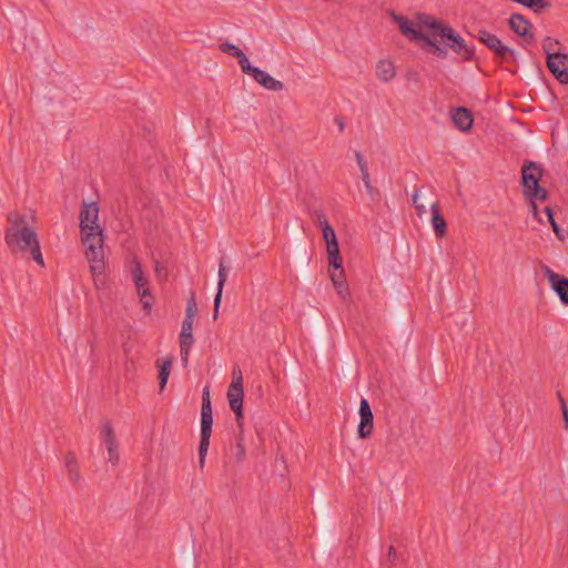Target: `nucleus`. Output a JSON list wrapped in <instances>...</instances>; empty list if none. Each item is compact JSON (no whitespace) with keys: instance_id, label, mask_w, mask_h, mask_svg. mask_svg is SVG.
I'll return each mask as SVG.
<instances>
[{"instance_id":"nucleus-1","label":"nucleus","mask_w":568,"mask_h":568,"mask_svg":"<svg viewBox=\"0 0 568 568\" xmlns=\"http://www.w3.org/2000/svg\"><path fill=\"white\" fill-rule=\"evenodd\" d=\"M9 226L6 230V243L11 251L29 252L31 257L44 266L37 233L28 223L26 215L10 212L7 216Z\"/></svg>"},{"instance_id":"nucleus-2","label":"nucleus","mask_w":568,"mask_h":568,"mask_svg":"<svg viewBox=\"0 0 568 568\" xmlns=\"http://www.w3.org/2000/svg\"><path fill=\"white\" fill-rule=\"evenodd\" d=\"M82 242L85 246V256L90 263L93 276L101 275L104 271L103 232L100 230L82 231Z\"/></svg>"},{"instance_id":"nucleus-3","label":"nucleus","mask_w":568,"mask_h":568,"mask_svg":"<svg viewBox=\"0 0 568 568\" xmlns=\"http://www.w3.org/2000/svg\"><path fill=\"white\" fill-rule=\"evenodd\" d=\"M440 38L444 44L460 55L465 61H471L475 55V47L468 44L450 26L442 29Z\"/></svg>"},{"instance_id":"nucleus-4","label":"nucleus","mask_w":568,"mask_h":568,"mask_svg":"<svg viewBox=\"0 0 568 568\" xmlns=\"http://www.w3.org/2000/svg\"><path fill=\"white\" fill-rule=\"evenodd\" d=\"M547 67L561 84L568 83V54L561 52L549 53Z\"/></svg>"},{"instance_id":"nucleus-5","label":"nucleus","mask_w":568,"mask_h":568,"mask_svg":"<svg viewBox=\"0 0 568 568\" xmlns=\"http://www.w3.org/2000/svg\"><path fill=\"white\" fill-rule=\"evenodd\" d=\"M508 24L510 30L518 37L523 38L527 44H530L535 40V36L531 32V22L520 13H513L509 17Z\"/></svg>"},{"instance_id":"nucleus-6","label":"nucleus","mask_w":568,"mask_h":568,"mask_svg":"<svg viewBox=\"0 0 568 568\" xmlns=\"http://www.w3.org/2000/svg\"><path fill=\"white\" fill-rule=\"evenodd\" d=\"M541 270L548 278L551 288L558 295L564 305H568V278L554 272L549 266L542 264Z\"/></svg>"},{"instance_id":"nucleus-7","label":"nucleus","mask_w":568,"mask_h":568,"mask_svg":"<svg viewBox=\"0 0 568 568\" xmlns=\"http://www.w3.org/2000/svg\"><path fill=\"white\" fill-rule=\"evenodd\" d=\"M99 206L97 202L84 203L80 211V227L82 231L100 230L98 224Z\"/></svg>"},{"instance_id":"nucleus-8","label":"nucleus","mask_w":568,"mask_h":568,"mask_svg":"<svg viewBox=\"0 0 568 568\" xmlns=\"http://www.w3.org/2000/svg\"><path fill=\"white\" fill-rule=\"evenodd\" d=\"M358 414L361 417L358 428H357L358 436L361 438H367L373 433L374 416H373V412L371 409L369 403L366 398L361 399Z\"/></svg>"},{"instance_id":"nucleus-9","label":"nucleus","mask_w":568,"mask_h":568,"mask_svg":"<svg viewBox=\"0 0 568 568\" xmlns=\"http://www.w3.org/2000/svg\"><path fill=\"white\" fill-rule=\"evenodd\" d=\"M541 176V169L534 162L525 164L521 169V185L524 187V194L531 191L534 187H538L539 179Z\"/></svg>"},{"instance_id":"nucleus-10","label":"nucleus","mask_w":568,"mask_h":568,"mask_svg":"<svg viewBox=\"0 0 568 568\" xmlns=\"http://www.w3.org/2000/svg\"><path fill=\"white\" fill-rule=\"evenodd\" d=\"M392 19L398 26L400 33L409 41L420 42L422 39H426V34L416 30L406 17L393 12Z\"/></svg>"},{"instance_id":"nucleus-11","label":"nucleus","mask_w":568,"mask_h":568,"mask_svg":"<svg viewBox=\"0 0 568 568\" xmlns=\"http://www.w3.org/2000/svg\"><path fill=\"white\" fill-rule=\"evenodd\" d=\"M452 120L456 128L463 132H468L473 128L474 119L471 112L464 106H459L453 110Z\"/></svg>"},{"instance_id":"nucleus-12","label":"nucleus","mask_w":568,"mask_h":568,"mask_svg":"<svg viewBox=\"0 0 568 568\" xmlns=\"http://www.w3.org/2000/svg\"><path fill=\"white\" fill-rule=\"evenodd\" d=\"M227 266L225 265V260L221 258L219 264V281H217V292L214 297V310H213V320H216L219 316V310L222 301V292L227 280Z\"/></svg>"},{"instance_id":"nucleus-13","label":"nucleus","mask_w":568,"mask_h":568,"mask_svg":"<svg viewBox=\"0 0 568 568\" xmlns=\"http://www.w3.org/2000/svg\"><path fill=\"white\" fill-rule=\"evenodd\" d=\"M252 78L263 88L270 90V91H282L284 89L283 82L274 79L272 75H270L267 72L256 69L254 73L252 74Z\"/></svg>"},{"instance_id":"nucleus-14","label":"nucleus","mask_w":568,"mask_h":568,"mask_svg":"<svg viewBox=\"0 0 568 568\" xmlns=\"http://www.w3.org/2000/svg\"><path fill=\"white\" fill-rule=\"evenodd\" d=\"M432 225L437 237L442 239L447 233V223L443 214L439 212L438 203L430 205Z\"/></svg>"},{"instance_id":"nucleus-15","label":"nucleus","mask_w":568,"mask_h":568,"mask_svg":"<svg viewBox=\"0 0 568 568\" xmlns=\"http://www.w3.org/2000/svg\"><path fill=\"white\" fill-rule=\"evenodd\" d=\"M136 288V293L140 296V301L146 313L151 312L153 297L149 290V281L146 277L142 278L141 282H133Z\"/></svg>"},{"instance_id":"nucleus-16","label":"nucleus","mask_w":568,"mask_h":568,"mask_svg":"<svg viewBox=\"0 0 568 568\" xmlns=\"http://www.w3.org/2000/svg\"><path fill=\"white\" fill-rule=\"evenodd\" d=\"M103 435H104V443L109 450V459L110 462L118 460L119 454L116 452L115 447V436L112 425L109 422L103 423Z\"/></svg>"},{"instance_id":"nucleus-17","label":"nucleus","mask_w":568,"mask_h":568,"mask_svg":"<svg viewBox=\"0 0 568 568\" xmlns=\"http://www.w3.org/2000/svg\"><path fill=\"white\" fill-rule=\"evenodd\" d=\"M326 248L328 254L329 266L335 271L341 268L343 260L339 254V247L337 239L326 241Z\"/></svg>"},{"instance_id":"nucleus-18","label":"nucleus","mask_w":568,"mask_h":568,"mask_svg":"<svg viewBox=\"0 0 568 568\" xmlns=\"http://www.w3.org/2000/svg\"><path fill=\"white\" fill-rule=\"evenodd\" d=\"M172 363H173V358L172 357L158 358L156 362H155V365L159 368L160 390H163L165 385H166V383H168V379H169V376H170V372H171Z\"/></svg>"},{"instance_id":"nucleus-19","label":"nucleus","mask_w":568,"mask_h":568,"mask_svg":"<svg viewBox=\"0 0 568 568\" xmlns=\"http://www.w3.org/2000/svg\"><path fill=\"white\" fill-rule=\"evenodd\" d=\"M396 75L393 62L381 60L376 65V77L384 82H389Z\"/></svg>"},{"instance_id":"nucleus-20","label":"nucleus","mask_w":568,"mask_h":568,"mask_svg":"<svg viewBox=\"0 0 568 568\" xmlns=\"http://www.w3.org/2000/svg\"><path fill=\"white\" fill-rule=\"evenodd\" d=\"M477 39L494 53L504 44L497 36L484 29L478 31Z\"/></svg>"},{"instance_id":"nucleus-21","label":"nucleus","mask_w":568,"mask_h":568,"mask_svg":"<svg viewBox=\"0 0 568 568\" xmlns=\"http://www.w3.org/2000/svg\"><path fill=\"white\" fill-rule=\"evenodd\" d=\"M418 26L428 28L433 31V36L442 34V29L447 28V24H443L442 22L433 19L428 14H419L418 16Z\"/></svg>"},{"instance_id":"nucleus-22","label":"nucleus","mask_w":568,"mask_h":568,"mask_svg":"<svg viewBox=\"0 0 568 568\" xmlns=\"http://www.w3.org/2000/svg\"><path fill=\"white\" fill-rule=\"evenodd\" d=\"M425 45L429 47L430 50L429 52L433 53L434 55H436L437 58H440V59H446L447 55H448V50L438 44L437 40L433 39V37H428L426 36V39H422V41Z\"/></svg>"},{"instance_id":"nucleus-23","label":"nucleus","mask_w":568,"mask_h":568,"mask_svg":"<svg viewBox=\"0 0 568 568\" xmlns=\"http://www.w3.org/2000/svg\"><path fill=\"white\" fill-rule=\"evenodd\" d=\"M227 398H244L243 377H235L227 389Z\"/></svg>"},{"instance_id":"nucleus-24","label":"nucleus","mask_w":568,"mask_h":568,"mask_svg":"<svg viewBox=\"0 0 568 568\" xmlns=\"http://www.w3.org/2000/svg\"><path fill=\"white\" fill-rule=\"evenodd\" d=\"M501 62H516V52L511 48L503 44L495 53Z\"/></svg>"},{"instance_id":"nucleus-25","label":"nucleus","mask_w":568,"mask_h":568,"mask_svg":"<svg viewBox=\"0 0 568 568\" xmlns=\"http://www.w3.org/2000/svg\"><path fill=\"white\" fill-rule=\"evenodd\" d=\"M213 415H201V435L211 436Z\"/></svg>"},{"instance_id":"nucleus-26","label":"nucleus","mask_w":568,"mask_h":568,"mask_svg":"<svg viewBox=\"0 0 568 568\" xmlns=\"http://www.w3.org/2000/svg\"><path fill=\"white\" fill-rule=\"evenodd\" d=\"M220 49L223 53L230 54L236 59L240 58V55H243L244 52L235 44L233 43H222L220 45Z\"/></svg>"},{"instance_id":"nucleus-27","label":"nucleus","mask_w":568,"mask_h":568,"mask_svg":"<svg viewBox=\"0 0 568 568\" xmlns=\"http://www.w3.org/2000/svg\"><path fill=\"white\" fill-rule=\"evenodd\" d=\"M230 408L234 412L237 423L243 417V398H231Z\"/></svg>"},{"instance_id":"nucleus-28","label":"nucleus","mask_w":568,"mask_h":568,"mask_svg":"<svg viewBox=\"0 0 568 568\" xmlns=\"http://www.w3.org/2000/svg\"><path fill=\"white\" fill-rule=\"evenodd\" d=\"M560 45V42L551 37H547L542 41V50L547 54V58H549V53H557L555 50L557 47Z\"/></svg>"},{"instance_id":"nucleus-29","label":"nucleus","mask_w":568,"mask_h":568,"mask_svg":"<svg viewBox=\"0 0 568 568\" xmlns=\"http://www.w3.org/2000/svg\"><path fill=\"white\" fill-rule=\"evenodd\" d=\"M237 61H239V64L241 67V70L243 71V73L248 74L251 77L254 73V71L257 69L256 67H253L250 63L248 58L246 57L245 53L243 55H240Z\"/></svg>"},{"instance_id":"nucleus-30","label":"nucleus","mask_w":568,"mask_h":568,"mask_svg":"<svg viewBox=\"0 0 568 568\" xmlns=\"http://www.w3.org/2000/svg\"><path fill=\"white\" fill-rule=\"evenodd\" d=\"M527 197H529L531 201L540 200L545 201L547 199V191L542 189L539 184L538 187H534L531 191H528L527 194H525Z\"/></svg>"},{"instance_id":"nucleus-31","label":"nucleus","mask_w":568,"mask_h":568,"mask_svg":"<svg viewBox=\"0 0 568 568\" xmlns=\"http://www.w3.org/2000/svg\"><path fill=\"white\" fill-rule=\"evenodd\" d=\"M197 312V304L195 301V296L193 293L186 300V310L185 317L194 318L195 313Z\"/></svg>"},{"instance_id":"nucleus-32","label":"nucleus","mask_w":568,"mask_h":568,"mask_svg":"<svg viewBox=\"0 0 568 568\" xmlns=\"http://www.w3.org/2000/svg\"><path fill=\"white\" fill-rule=\"evenodd\" d=\"M194 338L192 333L181 332L180 333V349H191Z\"/></svg>"},{"instance_id":"nucleus-33","label":"nucleus","mask_w":568,"mask_h":568,"mask_svg":"<svg viewBox=\"0 0 568 568\" xmlns=\"http://www.w3.org/2000/svg\"><path fill=\"white\" fill-rule=\"evenodd\" d=\"M210 437L211 436L201 435L200 446H199V459H200L199 462H204V459L206 457L209 445H210Z\"/></svg>"},{"instance_id":"nucleus-34","label":"nucleus","mask_w":568,"mask_h":568,"mask_svg":"<svg viewBox=\"0 0 568 568\" xmlns=\"http://www.w3.org/2000/svg\"><path fill=\"white\" fill-rule=\"evenodd\" d=\"M65 465H67V471H68L70 481H72L73 484H79L81 476H80V470H79L78 464H65Z\"/></svg>"},{"instance_id":"nucleus-35","label":"nucleus","mask_w":568,"mask_h":568,"mask_svg":"<svg viewBox=\"0 0 568 568\" xmlns=\"http://www.w3.org/2000/svg\"><path fill=\"white\" fill-rule=\"evenodd\" d=\"M131 274H132V281L133 282H141L142 278H144V273H143V270H142V265L139 261H134L133 263V266H132V271H131Z\"/></svg>"},{"instance_id":"nucleus-36","label":"nucleus","mask_w":568,"mask_h":568,"mask_svg":"<svg viewBox=\"0 0 568 568\" xmlns=\"http://www.w3.org/2000/svg\"><path fill=\"white\" fill-rule=\"evenodd\" d=\"M333 284H334V287H335L337 294L342 298H345L348 295V286H347L346 281H339V280L336 281L335 278H333Z\"/></svg>"},{"instance_id":"nucleus-37","label":"nucleus","mask_w":568,"mask_h":568,"mask_svg":"<svg viewBox=\"0 0 568 568\" xmlns=\"http://www.w3.org/2000/svg\"><path fill=\"white\" fill-rule=\"evenodd\" d=\"M234 457L240 462L244 458H246L245 447L242 444V442H239L233 450Z\"/></svg>"},{"instance_id":"nucleus-38","label":"nucleus","mask_w":568,"mask_h":568,"mask_svg":"<svg viewBox=\"0 0 568 568\" xmlns=\"http://www.w3.org/2000/svg\"><path fill=\"white\" fill-rule=\"evenodd\" d=\"M355 158L361 173L368 172L367 163L359 151H355Z\"/></svg>"},{"instance_id":"nucleus-39","label":"nucleus","mask_w":568,"mask_h":568,"mask_svg":"<svg viewBox=\"0 0 568 568\" xmlns=\"http://www.w3.org/2000/svg\"><path fill=\"white\" fill-rule=\"evenodd\" d=\"M201 415H213L210 397H204L202 400Z\"/></svg>"},{"instance_id":"nucleus-40","label":"nucleus","mask_w":568,"mask_h":568,"mask_svg":"<svg viewBox=\"0 0 568 568\" xmlns=\"http://www.w3.org/2000/svg\"><path fill=\"white\" fill-rule=\"evenodd\" d=\"M322 232H323V236L325 239V242L326 241H329V240H334L336 239V234H335V231L334 229L331 226V225H326L322 229Z\"/></svg>"},{"instance_id":"nucleus-41","label":"nucleus","mask_w":568,"mask_h":568,"mask_svg":"<svg viewBox=\"0 0 568 568\" xmlns=\"http://www.w3.org/2000/svg\"><path fill=\"white\" fill-rule=\"evenodd\" d=\"M362 180L364 182V185H365V189L367 190V192L373 195V192H374V187L371 183V179H369V173L368 172H364L362 173Z\"/></svg>"},{"instance_id":"nucleus-42","label":"nucleus","mask_w":568,"mask_h":568,"mask_svg":"<svg viewBox=\"0 0 568 568\" xmlns=\"http://www.w3.org/2000/svg\"><path fill=\"white\" fill-rule=\"evenodd\" d=\"M193 320L194 318L184 317L181 332L192 333Z\"/></svg>"},{"instance_id":"nucleus-43","label":"nucleus","mask_w":568,"mask_h":568,"mask_svg":"<svg viewBox=\"0 0 568 568\" xmlns=\"http://www.w3.org/2000/svg\"><path fill=\"white\" fill-rule=\"evenodd\" d=\"M335 278L336 281H345L344 270L341 267L337 271L334 270V272L331 274V280L333 281Z\"/></svg>"},{"instance_id":"nucleus-44","label":"nucleus","mask_w":568,"mask_h":568,"mask_svg":"<svg viewBox=\"0 0 568 568\" xmlns=\"http://www.w3.org/2000/svg\"><path fill=\"white\" fill-rule=\"evenodd\" d=\"M317 223L322 229L326 225H329L326 216L323 213H317Z\"/></svg>"},{"instance_id":"nucleus-45","label":"nucleus","mask_w":568,"mask_h":568,"mask_svg":"<svg viewBox=\"0 0 568 568\" xmlns=\"http://www.w3.org/2000/svg\"><path fill=\"white\" fill-rule=\"evenodd\" d=\"M334 122L338 126L339 132H343L346 125L344 119L342 116H335Z\"/></svg>"},{"instance_id":"nucleus-46","label":"nucleus","mask_w":568,"mask_h":568,"mask_svg":"<svg viewBox=\"0 0 568 568\" xmlns=\"http://www.w3.org/2000/svg\"><path fill=\"white\" fill-rule=\"evenodd\" d=\"M415 211H416V214L418 215V217H423L424 214L427 213V210L425 207V205L423 204H417L415 205Z\"/></svg>"},{"instance_id":"nucleus-47","label":"nucleus","mask_w":568,"mask_h":568,"mask_svg":"<svg viewBox=\"0 0 568 568\" xmlns=\"http://www.w3.org/2000/svg\"><path fill=\"white\" fill-rule=\"evenodd\" d=\"M189 354H190V349H181V361L184 366H186L189 363Z\"/></svg>"},{"instance_id":"nucleus-48","label":"nucleus","mask_w":568,"mask_h":568,"mask_svg":"<svg viewBox=\"0 0 568 568\" xmlns=\"http://www.w3.org/2000/svg\"><path fill=\"white\" fill-rule=\"evenodd\" d=\"M395 558H396L395 548L393 546H390L389 549H388V559L389 560H394Z\"/></svg>"},{"instance_id":"nucleus-49","label":"nucleus","mask_w":568,"mask_h":568,"mask_svg":"<svg viewBox=\"0 0 568 568\" xmlns=\"http://www.w3.org/2000/svg\"><path fill=\"white\" fill-rule=\"evenodd\" d=\"M557 396H558V399H559V403H560V408H561V410L567 409V406H566L565 399L562 398L561 394H560V393H557Z\"/></svg>"},{"instance_id":"nucleus-50","label":"nucleus","mask_w":568,"mask_h":568,"mask_svg":"<svg viewBox=\"0 0 568 568\" xmlns=\"http://www.w3.org/2000/svg\"><path fill=\"white\" fill-rule=\"evenodd\" d=\"M561 412H562L565 428H568V410L565 409V410H561Z\"/></svg>"},{"instance_id":"nucleus-51","label":"nucleus","mask_w":568,"mask_h":568,"mask_svg":"<svg viewBox=\"0 0 568 568\" xmlns=\"http://www.w3.org/2000/svg\"><path fill=\"white\" fill-rule=\"evenodd\" d=\"M232 375H233V379L235 377H243L240 367L234 368Z\"/></svg>"},{"instance_id":"nucleus-52","label":"nucleus","mask_w":568,"mask_h":568,"mask_svg":"<svg viewBox=\"0 0 568 568\" xmlns=\"http://www.w3.org/2000/svg\"><path fill=\"white\" fill-rule=\"evenodd\" d=\"M412 200H413V205L414 206L418 204L417 203V200H418V192L417 191L413 194Z\"/></svg>"},{"instance_id":"nucleus-53","label":"nucleus","mask_w":568,"mask_h":568,"mask_svg":"<svg viewBox=\"0 0 568 568\" xmlns=\"http://www.w3.org/2000/svg\"><path fill=\"white\" fill-rule=\"evenodd\" d=\"M551 226H552L554 232L560 237V233H559L560 229H559L558 224H555Z\"/></svg>"},{"instance_id":"nucleus-54","label":"nucleus","mask_w":568,"mask_h":568,"mask_svg":"<svg viewBox=\"0 0 568 568\" xmlns=\"http://www.w3.org/2000/svg\"><path fill=\"white\" fill-rule=\"evenodd\" d=\"M545 213L547 214V217L552 215V211H551V209L549 206L545 207Z\"/></svg>"},{"instance_id":"nucleus-55","label":"nucleus","mask_w":568,"mask_h":568,"mask_svg":"<svg viewBox=\"0 0 568 568\" xmlns=\"http://www.w3.org/2000/svg\"><path fill=\"white\" fill-rule=\"evenodd\" d=\"M531 207H532L534 214H537V205H536L535 201H531Z\"/></svg>"},{"instance_id":"nucleus-56","label":"nucleus","mask_w":568,"mask_h":568,"mask_svg":"<svg viewBox=\"0 0 568 568\" xmlns=\"http://www.w3.org/2000/svg\"><path fill=\"white\" fill-rule=\"evenodd\" d=\"M548 221H549V223H550L551 225L557 224V223H556V221H555V219H554V215H550V216L548 217Z\"/></svg>"},{"instance_id":"nucleus-57","label":"nucleus","mask_w":568,"mask_h":568,"mask_svg":"<svg viewBox=\"0 0 568 568\" xmlns=\"http://www.w3.org/2000/svg\"><path fill=\"white\" fill-rule=\"evenodd\" d=\"M548 221H549V223H550L551 225L557 224V223H556V221H555V219H554V215H550V216L548 217Z\"/></svg>"},{"instance_id":"nucleus-58","label":"nucleus","mask_w":568,"mask_h":568,"mask_svg":"<svg viewBox=\"0 0 568 568\" xmlns=\"http://www.w3.org/2000/svg\"><path fill=\"white\" fill-rule=\"evenodd\" d=\"M204 397H210L209 387H205V388H204V392H203V398H204Z\"/></svg>"},{"instance_id":"nucleus-59","label":"nucleus","mask_w":568,"mask_h":568,"mask_svg":"<svg viewBox=\"0 0 568 568\" xmlns=\"http://www.w3.org/2000/svg\"><path fill=\"white\" fill-rule=\"evenodd\" d=\"M250 457H251V458H258L260 456H258V454L252 453V454L250 455Z\"/></svg>"},{"instance_id":"nucleus-60","label":"nucleus","mask_w":568,"mask_h":568,"mask_svg":"<svg viewBox=\"0 0 568 568\" xmlns=\"http://www.w3.org/2000/svg\"><path fill=\"white\" fill-rule=\"evenodd\" d=\"M155 272H156V273L161 272V268H160V266H159V263H156Z\"/></svg>"}]
</instances>
